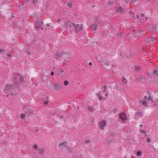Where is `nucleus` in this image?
<instances>
[{"label": "nucleus", "mask_w": 158, "mask_h": 158, "mask_svg": "<svg viewBox=\"0 0 158 158\" xmlns=\"http://www.w3.org/2000/svg\"><path fill=\"white\" fill-rule=\"evenodd\" d=\"M89 65H91L92 64V62H90L89 64Z\"/></svg>", "instance_id": "de8ad7c7"}, {"label": "nucleus", "mask_w": 158, "mask_h": 158, "mask_svg": "<svg viewBox=\"0 0 158 158\" xmlns=\"http://www.w3.org/2000/svg\"><path fill=\"white\" fill-rule=\"evenodd\" d=\"M67 143L66 142H65L64 143H60L59 145V147H60L61 145H64V146H66L67 144Z\"/></svg>", "instance_id": "4be33fe9"}, {"label": "nucleus", "mask_w": 158, "mask_h": 158, "mask_svg": "<svg viewBox=\"0 0 158 158\" xmlns=\"http://www.w3.org/2000/svg\"><path fill=\"white\" fill-rule=\"evenodd\" d=\"M142 114V112L141 111H139L137 112V113L136 114L137 115H138L139 114Z\"/></svg>", "instance_id": "4c0bfd02"}, {"label": "nucleus", "mask_w": 158, "mask_h": 158, "mask_svg": "<svg viewBox=\"0 0 158 158\" xmlns=\"http://www.w3.org/2000/svg\"><path fill=\"white\" fill-rule=\"evenodd\" d=\"M131 158H136L135 157L133 156H131Z\"/></svg>", "instance_id": "3c124183"}, {"label": "nucleus", "mask_w": 158, "mask_h": 158, "mask_svg": "<svg viewBox=\"0 0 158 158\" xmlns=\"http://www.w3.org/2000/svg\"><path fill=\"white\" fill-rule=\"evenodd\" d=\"M113 112L114 113H116L117 112V109L116 108H114L113 110Z\"/></svg>", "instance_id": "c9c22d12"}, {"label": "nucleus", "mask_w": 158, "mask_h": 158, "mask_svg": "<svg viewBox=\"0 0 158 158\" xmlns=\"http://www.w3.org/2000/svg\"><path fill=\"white\" fill-rule=\"evenodd\" d=\"M103 64H101V65H102L105 67L106 68L107 66H109L110 64V62L109 61H107L103 63Z\"/></svg>", "instance_id": "f8f14e48"}, {"label": "nucleus", "mask_w": 158, "mask_h": 158, "mask_svg": "<svg viewBox=\"0 0 158 158\" xmlns=\"http://www.w3.org/2000/svg\"><path fill=\"white\" fill-rule=\"evenodd\" d=\"M125 1L127 3H128L129 2L128 0H125Z\"/></svg>", "instance_id": "a18cd8bd"}, {"label": "nucleus", "mask_w": 158, "mask_h": 158, "mask_svg": "<svg viewBox=\"0 0 158 158\" xmlns=\"http://www.w3.org/2000/svg\"><path fill=\"white\" fill-rule=\"evenodd\" d=\"M25 114H22L21 115V118L22 119H23L24 118V117H25Z\"/></svg>", "instance_id": "c85d7f7f"}, {"label": "nucleus", "mask_w": 158, "mask_h": 158, "mask_svg": "<svg viewBox=\"0 0 158 158\" xmlns=\"http://www.w3.org/2000/svg\"><path fill=\"white\" fill-rule=\"evenodd\" d=\"M144 135L146 136H147V134L146 133V134H144Z\"/></svg>", "instance_id": "052dcab7"}, {"label": "nucleus", "mask_w": 158, "mask_h": 158, "mask_svg": "<svg viewBox=\"0 0 158 158\" xmlns=\"http://www.w3.org/2000/svg\"><path fill=\"white\" fill-rule=\"evenodd\" d=\"M120 117L123 120H125L127 119L126 115L124 113H121L120 115Z\"/></svg>", "instance_id": "1a4fd4ad"}, {"label": "nucleus", "mask_w": 158, "mask_h": 158, "mask_svg": "<svg viewBox=\"0 0 158 158\" xmlns=\"http://www.w3.org/2000/svg\"><path fill=\"white\" fill-rule=\"evenodd\" d=\"M82 24L80 25L79 24L74 23H73V28H74L75 31L78 32L82 30Z\"/></svg>", "instance_id": "f03ea898"}, {"label": "nucleus", "mask_w": 158, "mask_h": 158, "mask_svg": "<svg viewBox=\"0 0 158 158\" xmlns=\"http://www.w3.org/2000/svg\"><path fill=\"white\" fill-rule=\"evenodd\" d=\"M116 8L117 11L118 13H122L124 10V9L122 7H117Z\"/></svg>", "instance_id": "9d476101"}, {"label": "nucleus", "mask_w": 158, "mask_h": 158, "mask_svg": "<svg viewBox=\"0 0 158 158\" xmlns=\"http://www.w3.org/2000/svg\"><path fill=\"white\" fill-rule=\"evenodd\" d=\"M68 149L70 151V152H72V150H71L70 148H68Z\"/></svg>", "instance_id": "58836bf2"}, {"label": "nucleus", "mask_w": 158, "mask_h": 158, "mask_svg": "<svg viewBox=\"0 0 158 158\" xmlns=\"http://www.w3.org/2000/svg\"><path fill=\"white\" fill-rule=\"evenodd\" d=\"M106 122L105 120H102L98 123V126L101 130L104 129L105 126L106 125Z\"/></svg>", "instance_id": "20e7f679"}, {"label": "nucleus", "mask_w": 158, "mask_h": 158, "mask_svg": "<svg viewBox=\"0 0 158 158\" xmlns=\"http://www.w3.org/2000/svg\"><path fill=\"white\" fill-rule=\"evenodd\" d=\"M37 84H35V85L36 86H37Z\"/></svg>", "instance_id": "69168bd1"}, {"label": "nucleus", "mask_w": 158, "mask_h": 158, "mask_svg": "<svg viewBox=\"0 0 158 158\" xmlns=\"http://www.w3.org/2000/svg\"><path fill=\"white\" fill-rule=\"evenodd\" d=\"M63 55H64L63 53H62L61 52H58L55 55V56H57V57H58V56L61 57L62 56H63Z\"/></svg>", "instance_id": "a211bd4d"}, {"label": "nucleus", "mask_w": 158, "mask_h": 158, "mask_svg": "<svg viewBox=\"0 0 158 158\" xmlns=\"http://www.w3.org/2000/svg\"><path fill=\"white\" fill-rule=\"evenodd\" d=\"M38 131V130L37 129H36L35 130V132H37Z\"/></svg>", "instance_id": "864d4df0"}, {"label": "nucleus", "mask_w": 158, "mask_h": 158, "mask_svg": "<svg viewBox=\"0 0 158 158\" xmlns=\"http://www.w3.org/2000/svg\"><path fill=\"white\" fill-rule=\"evenodd\" d=\"M49 24H48L47 25V26H49Z\"/></svg>", "instance_id": "e2e57ef3"}, {"label": "nucleus", "mask_w": 158, "mask_h": 158, "mask_svg": "<svg viewBox=\"0 0 158 158\" xmlns=\"http://www.w3.org/2000/svg\"><path fill=\"white\" fill-rule=\"evenodd\" d=\"M33 148L34 149L36 150L38 149V147L37 145H35L33 146Z\"/></svg>", "instance_id": "cd10ccee"}, {"label": "nucleus", "mask_w": 158, "mask_h": 158, "mask_svg": "<svg viewBox=\"0 0 158 158\" xmlns=\"http://www.w3.org/2000/svg\"><path fill=\"white\" fill-rule=\"evenodd\" d=\"M51 74L52 76H53L54 75V73L53 71L51 72Z\"/></svg>", "instance_id": "ea45409f"}, {"label": "nucleus", "mask_w": 158, "mask_h": 158, "mask_svg": "<svg viewBox=\"0 0 158 158\" xmlns=\"http://www.w3.org/2000/svg\"><path fill=\"white\" fill-rule=\"evenodd\" d=\"M137 19H138L139 17V16L137 15Z\"/></svg>", "instance_id": "6e6d98bb"}, {"label": "nucleus", "mask_w": 158, "mask_h": 158, "mask_svg": "<svg viewBox=\"0 0 158 158\" xmlns=\"http://www.w3.org/2000/svg\"><path fill=\"white\" fill-rule=\"evenodd\" d=\"M142 126H143V125H142V124H141L140 125V128H141V127H142Z\"/></svg>", "instance_id": "8fccbe9b"}, {"label": "nucleus", "mask_w": 158, "mask_h": 158, "mask_svg": "<svg viewBox=\"0 0 158 158\" xmlns=\"http://www.w3.org/2000/svg\"><path fill=\"white\" fill-rule=\"evenodd\" d=\"M73 23L71 21H68L67 22L64 23V25L66 26V28L67 29H71L73 27Z\"/></svg>", "instance_id": "39448f33"}, {"label": "nucleus", "mask_w": 158, "mask_h": 158, "mask_svg": "<svg viewBox=\"0 0 158 158\" xmlns=\"http://www.w3.org/2000/svg\"><path fill=\"white\" fill-rule=\"evenodd\" d=\"M150 94H149V96L148 97V100L151 101L152 102H154L153 96V95L151 96Z\"/></svg>", "instance_id": "4468645a"}, {"label": "nucleus", "mask_w": 158, "mask_h": 158, "mask_svg": "<svg viewBox=\"0 0 158 158\" xmlns=\"http://www.w3.org/2000/svg\"><path fill=\"white\" fill-rule=\"evenodd\" d=\"M43 23L42 21L40 19L37 20L35 21V28L40 29L42 27Z\"/></svg>", "instance_id": "7ed1b4c3"}, {"label": "nucleus", "mask_w": 158, "mask_h": 158, "mask_svg": "<svg viewBox=\"0 0 158 158\" xmlns=\"http://www.w3.org/2000/svg\"><path fill=\"white\" fill-rule=\"evenodd\" d=\"M105 95H106V96H107V94H106Z\"/></svg>", "instance_id": "774afa93"}, {"label": "nucleus", "mask_w": 158, "mask_h": 158, "mask_svg": "<svg viewBox=\"0 0 158 158\" xmlns=\"http://www.w3.org/2000/svg\"><path fill=\"white\" fill-rule=\"evenodd\" d=\"M142 104L143 105H145V106H147V103L146 101H144L142 102Z\"/></svg>", "instance_id": "393cba45"}, {"label": "nucleus", "mask_w": 158, "mask_h": 158, "mask_svg": "<svg viewBox=\"0 0 158 158\" xmlns=\"http://www.w3.org/2000/svg\"><path fill=\"white\" fill-rule=\"evenodd\" d=\"M64 72V70L63 69H61L60 71V73H63Z\"/></svg>", "instance_id": "79ce46f5"}, {"label": "nucleus", "mask_w": 158, "mask_h": 158, "mask_svg": "<svg viewBox=\"0 0 158 158\" xmlns=\"http://www.w3.org/2000/svg\"><path fill=\"white\" fill-rule=\"evenodd\" d=\"M141 15L142 16H144V15L143 14H141Z\"/></svg>", "instance_id": "680f3d73"}, {"label": "nucleus", "mask_w": 158, "mask_h": 158, "mask_svg": "<svg viewBox=\"0 0 158 158\" xmlns=\"http://www.w3.org/2000/svg\"><path fill=\"white\" fill-rule=\"evenodd\" d=\"M67 5L70 8H71L72 7V4L71 2H69V3H67Z\"/></svg>", "instance_id": "5701e85b"}, {"label": "nucleus", "mask_w": 158, "mask_h": 158, "mask_svg": "<svg viewBox=\"0 0 158 158\" xmlns=\"http://www.w3.org/2000/svg\"><path fill=\"white\" fill-rule=\"evenodd\" d=\"M153 73H151L150 74L149 73H148V75H149L150 76H152L154 75H158V71L157 70L154 69L153 70Z\"/></svg>", "instance_id": "9b49d317"}, {"label": "nucleus", "mask_w": 158, "mask_h": 158, "mask_svg": "<svg viewBox=\"0 0 158 158\" xmlns=\"http://www.w3.org/2000/svg\"><path fill=\"white\" fill-rule=\"evenodd\" d=\"M97 95L98 96V98L100 100H101L102 99V96H101L100 95H99L98 94H97Z\"/></svg>", "instance_id": "c756f323"}, {"label": "nucleus", "mask_w": 158, "mask_h": 158, "mask_svg": "<svg viewBox=\"0 0 158 158\" xmlns=\"http://www.w3.org/2000/svg\"><path fill=\"white\" fill-rule=\"evenodd\" d=\"M7 56L8 57V58H9L11 56V55L10 54H7Z\"/></svg>", "instance_id": "e433bc0d"}, {"label": "nucleus", "mask_w": 158, "mask_h": 158, "mask_svg": "<svg viewBox=\"0 0 158 158\" xmlns=\"http://www.w3.org/2000/svg\"><path fill=\"white\" fill-rule=\"evenodd\" d=\"M106 92V89H104L103 91V92Z\"/></svg>", "instance_id": "603ef678"}, {"label": "nucleus", "mask_w": 158, "mask_h": 158, "mask_svg": "<svg viewBox=\"0 0 158 158\" xmlns=\"http://www.w3.org/2000/svg\"><path fill=\"white\" fill-rule=\"evenodd\" d=\"M6 51L5 50L2 49H0V53H1L3 52H4Z\"/></svg>", "instance_id": "2f4dec72"}, {"label": "nucleus", "mask_w": 158, "mask_h": 158, "mask_svg": "<svg viewBox=\"0 0 158 158\" xmlns=\"http://www.w3.org/2000/svg\"><path fill=\"white\" fill-rule=\"evenodd\" d=\"M140 132L142 133H144V134H146V132L143 130H141Z\"/></svg>", "instance_id": "72a5a7b5"}, {"label": "nucleus", "mask_w": 158, "mask_h": 158, "mask_svg": "<svg viewBox=\"0 0 158 158\" xmlns=\"http://www.w3.org/2000/svg\"><path fill=\"white\" fill-rule=\"evenodd\" d=\"M107 87L106 85H105L104 86V89H106V88H107Z\"/></svg>", "instance_id": "49530a36"}, {"label": "nucleus", "mask_w": 158, "mask_h": 158, "mask_svg": "<svg viewBox=\"0 0 158 158\" xmlns=\"http://www.w3.org/2000/svg\"><path fill=\"white\" fill-rule=\"evenodd\" d=\"M155 39L152 38L151 37H149L148 38H147L146 39V41L148 43H151L152 42L155 43Z\"/></svg>", "instance_id": "0eeeda50"}, {"label": "nucleus", "mask_w": 158, "mask_h": 158, "mask_svg": "<svg viewBox=\"0 0 158 158\" xmlns=\"http://www.w3.org/2000/svg\"><path fill=\"white\" fill-rule=\"evenodd\" d=\"M37 0H33V2L34 3H36Z\"/></svg>", "instance_id": "a19ab883"}, {"label": "nucleus", "mask_w": 158, "mask_h": 158, "mask_svg": "<svg viewBox=\"0 0 158 158\" xmlns=\"http://www.w3.org/2000/svg\"><path fill=\"white\" fill-rule=\"evenodd\" d=\"M151 139L149 138H147V142L148 143H150L151 142Z\"/></svg>", "instance_id": "7c9ffc66"}, {"label": "nucleus", "mask_w": 158, "mask_h": 158, "mask_svg": "<svg viewBox=\"0 0 158 158\" xmlns=\"http://www.w3.org/2000/svg\"><path fill=\"white\" fill-rule=\"evenodd\" d=\"M114 3V2H110L108 3V5L109 6H112L113 5V3Z\"/></svg>", "instance_id": "bb28decb"}, {"label": "nucleus", "mask_w": 158, "mask_h": 158, "mask_svg": "<svg viewBox=\"0 0 158 158\" xmlns=\"http://www.w3.org/2000/svg\"><path fill=\"white\" fill-rule=\"evenodd\" d=\"M141 69V68L140 66H135V70L136 71H139Z\"/></svg>", "instance_id": "2eb2a0df"}, {"label": "nucleus", "mask_w": 158, "mask_h": 158, "mask_svg": "<svg viewBox=\"0 0 158 158\" xmlns=\"http://www.w3.org/2000/svg\"><path fill=\"white\" fill-rule=\"evenodd\" d=\"M64 116L63 115H61L60 116V118L61 119H63V118Z\"/></svg>", "instance_id": "37998d69"}, {"label": "nucleus", "mask_w": 158, "mask_h": 158, "mask_svg": "<svg viewBox=\"0 0 158 158\" xmlns=\"http://www.w3.org/2000/svg\"><path fill=\"white\" fill-rule=\"evenodd\" d=\"M36 158H44V157L40 158V157H39L38 156H37L36 157Z\"/></svg>", "instance_id": "5fc2aeb1"}, {"label": "nucleus", "mask_w": 158, "mask_h": 158, "mask_svg": "<svg viewBox=\"0 0 158 158\" xmlns=\"http://www.w3.org/2000/svg\"><path fill=\"white\" fill-rule=\"evenodd\" d=\"M91 142V141L89 140H86L85 141V142L87 143H88Z\"/></svg>", "instance_id": "473e14b6"}, {"label": "nucleus", "mask_w": 158, "mask_h": 158, "mask_svg": "<svg viewBox=\"0 0 158 158\" xmlns=\"http://www.w3.org/2000/svg\"><path fill=\"white\" fill-rule=\"evenodd\" d=\"M54 89L56 90L59 91L62 88V85L60 83H55L54 86Z\"/></svg>", "instance_id": "423d86ee"}, {"label": "nucleus", "mask_w": 158, "mask_h": 158, "mask_svg": "<svg viewBox=\"0 0 158 158\" xmlns=\"http://www.w3.org/2000/svg\"><path fill=\"white\" fill-rule=\"evenodd\" d=\"M94 108L91 106H89L88 107V110L90 112H92Z\"/></svg>", "instance_id": "412c9836"}, {"label": "nucleus", "mask_w": 158, "mask_h": 158, "mask_svg": "<svg viewBox=\"0 0 158 158\" xmlns=\"http://www.w3.org/2000/svg\"><path fill=\"white\" fill-rule=\"evenodd\" d=\"M143 102V100H140V103H142V102Z\"/></svg>", "instance_id": "09e8293b"}, {"label": "nucleus", "mask_w": 158, "mask_h": 158, "mask_svg": "<svg viewBox=\"0 0 158 158\" xmlns=\"http://www.w3.org/2000/svg\"><path fill=\"white\" fill-rule=\"evenodd\" d=\"M53 69H55V67H54L53 68Z\"/></svg>", "instance_id": "338daca9"}, {"label": "nucleus", "mask_w": 158, "mask_h": 158, "mask_svg": "<svg viewBox=\"0 0 158 158\" xmlns=\"http://www.w3.org/2000/svg\"><path fill=\"white\" fill-rule=\"evenodd\" d=\"M142 152L141 151H139L137 152V155L138 156H139L142 155Z\"/></svg>", "instance_id": "b1692460"}, {"label": "nucleus", "mask_w": 158, "mask_h": 158, "mask_svg": "<svg viewBox=\"0 0 158 158\" xmlns=\"http://www.w3.org/2000/svg\"><path fill=\"white\" fill-rule=\"evenodd\" d=\"M40 29H42V30H43V29H44V28H43V27H41V28H40Z\"/></svg>", "instance_id": "13d9d810"}, {"label": "nucleus", "mask_w": 158, "mask_h": 158, "mask_svg": "<svg viewBox=\"0 0 158 158\" xmlns=\"http://www.w3.org/2000/svg\"><path fill=\"white\" fill-rule=\"evenodd\" d=\"M122 34L121 33H120L119 34H118V35H121Z\"/></svg>", "instance_id": "bf43d9fd"}, {"label": "nucleus", "mask_w": 158, "mask_h": 158, "mask_svg": "<svg viewBox=\"0 0 158 158\" xmlns=\"http://www.w3.org/2000/svg\"><path fill=\"white\" fill-rule=\"evenodd\" d=\"M19 88L20 86L18 84V82L16 79L15 78L12 79L11 84H6L5 90L10 93L12 96L13 95V93L15 95H16L20 92V89H19Z\"/></svg>", "instance_id": "f257e3e1"}, {"label": "nucleus", "mask_w": 158, "mask_h": 158, "mask_svg": "<svg viewBox=\"0 0 158 158\" xmlns=\"http://www.w3.org/2000/svg\"><path fill=\"white\" fill-rule=\"evenodd\" d=\"M39 153L42 154L44 153V151L43 148H40L39 150Z\"/></svg>", "instance_id": "6ab92c4d"}, {"label": "nucleus", "mask_w": 158, "mask_h": 158, "mask_svg": "<svg viewBox=\"0 0 158 158\" xmlns=\"http://www.w3.org/2000/svg\"><path fill=\"white\" fill-rule=\"evenodd\" d=\"M150 27L152 29L154 30H156V26H155L154 24L151 25Z\"/></svg>", "instance_id": "aec40b11"}, {"label": "nucleus", "mask_w": 158, "mask_h": 158, "mask_svg": "<svg viewBox=\"0 0 158 158\" xmlns=\"http://www.w3.org/2000/svg\"><path fill=\"white\" fill-rule=\"evenodd\" d=\"M137 80L138 81H139V82H142L143 80H144V78H143V77L142 76L139 75H138Z\"/></svg>", "instance_id": "ddd939ff"}, {"label": "nucleus", "mask_w": 158, "mask_h": 158, "mask_svg": "<svg viewBox=\"0 0 158 158\" xmlns=\"http://www.w3.org/2000/svg\"><path fill=\"white\" fill-rule=\"evenodd\" d=\"M15 78L16 79L17 81L18 80L20 81V82L23 81H24V78L23 76H21L20 75H18L16 77H14L12 79H14Z\"/></svg>", "instance_id": "6e6552de"}, {"label": "nucleus", "mask_w": 158, "mask_h": 158, "mask_svg": "<svg viewBox=\"0 0 158 158\" xmlns=\"http://www.w3.org/2000/svg\"><path fill=\"white\" fill-rule=\"evenodd\" d=\"M48 103V101H47L44 102V103L45 105H47Z\"/></svg>", "instance_id": "f704fd0d"}, {"label": "nucleus", "mask_w": 158, "mask_h": 158, "mask_svg": "<svg viewBox=\"0 0 158 158\" xmlns=\"http://www.w3.org/2000/svg\"><path fill=\"white\" fill-rule=\"evenodd\" d=\"M91 27L94 29L95 30L98 27V25L96 24H92L91 25Z\"/></svg>", "instance_id": "dca6fc26"}, {"label": "nucleus", "mask_w": 158, "mask_h": 158, "mask_svg": "<svg viewBox=\"0 0 158 158\" xmlns=\"http://www.w3.org/2000/svg\"><path fill=\"white\" fill-rule=\"evenodd\" d=\"M132 31L133 32H135V30H132Z\"/></svg>", "instance_id": "4d7b16f0"}, {"label": "nucleus", "mask_w": 158, "mask_h": 158, "mask_svg": "<svg viewBox=\"0 0 158 158\" xmlns=\"http://www.w3.org/2000/svg\"><path fill=\"white\" fill-rule=\"evenodd\" d=\"M64 84L65 85L67 86L69 84V81L67 80H66L64 81Z\"/></svg>", "instance_id": "a878e982"}, {"label": "nucleus", "mask_w": 158, "mask_h": 158, "mask_svg": "<svg viewBox=\"0 0 158 158\" xmlns=\"http://www.w3.org/2000/svg\"><path fill=\"white\" fill-rule=\"evenodd\" d=\"M124 158H127V156H124Z\"/></svg>", "instance_id": "0e129e2a"}, {"label": "nucleus", "mask_w": 158, "mask_h": 158, "mask_svg": "<svg viewBox=\"0 0 158 158\" xmlns=\"http://www.w3.org/2000/svg\"><path fill=\"white\" fill-rule=\"evenodd\" d=\"M122 82L123 83L125 84H126L127 83V80L126 78H125L124 77H122Z\"/></svg>", "instance_id": "f3484780"}, {"label": "nucleus", "mask_w": 158, "mask_h": 158, "mask_svg": "<svg viewBox=\"0 0 158 158\" xmlns=\"http://www.w3.org/2000/svg\"><path fill=\"white\" fill-rule=\"evenodd\" d=\"M144 98L145 100L147 99V96H145L144 97Z\"/></svg>", "instance_id": "c03bdc74"}]
</instances>
